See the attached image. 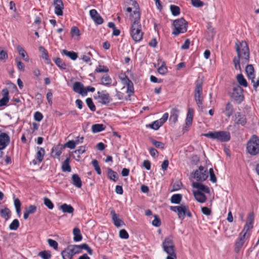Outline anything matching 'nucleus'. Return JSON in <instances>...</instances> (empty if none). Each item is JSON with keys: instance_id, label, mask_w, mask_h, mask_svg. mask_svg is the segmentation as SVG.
<instances>
[{"instance_id": "obj_1", "label": "nucleus", "mask_w": 259, "mask_h": 259, "mask_svg": "<svg viewBox=\"0 0 259 259\" xmlns=\"http://www.w3.org/2000/svg\"><path fill=\"white\" fill-rule=\"evenodd\" d=\"M236 50L237 57L233 59V63L236 69L241 70L240 61L242 65L249 62V50L247 43L242 41L239 44L236 43Z\"/></svg>"}, {"instance_id": "obj_2", "label": "nucleus", "mask_w": 259, "mask_h": 259, "mask_svg": "<svg viewBox=\"0 0 259 259\" xmlns=\"http://www.w3.org/2000/svg\"><path fill=\"white\" fill-rule=\"evenodd\" d=\"M131 17V21L133 22L130 30L131 35L135 42H139L142 39L144 34L140 22L141 13L138 11H134Z\"/></svg>"}, {"instance_id": "obj_3", "label": "nucleus", "mask_w": 259, "mask_h": 259, "mask_svg": "<svg viewBox=\"0 0 259 259\" xmlns=\"http://www.w3.org/2000/svg\"><path fill=\"white\" fill-rule=\"evenodd\" d=\"M202 136L212 140H216L220 142H227L231 139L230 133L223 131L209 132L203 134Z\"/></svg>"}, {"instance_id": "obj_4", "label": "nucleus", "mask_w": 259, "mask_h": 259, "mask_svg": "<svg viewBox=\"0 0 259 259\" xmlns=\"http://www.w3.org/2000/svg\"><path fill=\"white\" fill-rule=\"evenodd\" d=\"M246 152L250 156H254L259 154V138L255 135H252L246 143Z\"/></svg>"}, {"instance_id": "obj_5", "label": "nucleus", "mask_w": 259, "mask_h": 259, "mask_svg": "<svg viewBox=\"0 0 259 259\" xmlns=\"http://www.w3.org/2000/svg\"><path fill=\"white\" fill-rule=\"evenodd\" d=\"M203 81L202 80L198 79L195 81V88L194 89V99L196 103L199 108H202L203 97Z\"/></svg>"}, {"instance_id": "obj_6", "label": "nucleus", "mask_w": 259, "mask_h": 259, "mask_svg": "<svg viewBox=\"0 0 259 259\" xmlns=\"http://www.w3.org/2000/svg\"><path fill=\"white\" fill-rule=\"evenodd\" d=\"M174 29L172 34L178 36L180 33H184L187 31L188 23L184 18L176 19L174 21Z\"/></svg>"}, {"instance_id": "obj_7", "label": "nucleus", "mask_w": 259, "mask_h": 259, "mask_svg": "<svg viewBox=\"0 0 259 259\" xmlns=\"http://www.w3.org/2000/svg\"><path fill=\"white\" fill-rule=\"evenodd\" d=\"M243 91V89L239 85L236 84L233 87L232 91L229 93L230 98L237 104H240L244 99Z\"/></svg>"}, {"instance_id": "obj_8", "label": "nucleus", "mask_w": 259, "mask_h": 259, "mask_svg": "<svg viewBox=\"0 0 259 259\" xmlns=\"http://www.w3.org/2000/svg\"><path fill=\"white\" fill-rule=\"evenodd\" d=\"M193 178L195 179L197 181L202 182L205 181L208 178V174L207 169H204L202 166H200L198 169L196 170L192 173Z\"/></svg>"}, {"instance_id": "obj_9", "label": "nucleus", "mask_w": 259, "mask_h": 259, "mask_svg": "<svg viewBox=\"0 0 259 259\" xmlns=\"http://www.w3.org/2000/svg\"><path fill=\"white\" fill-rule=\"evenodd\" d=\"M10 143V137L6 133L0 129V158L3 157L4 153L2 150L5 149Z\"/></svg>"}, {"instance_id": "obj_10", "label": "nucleus", "mask_w": 259, "mask_h": 259, "mask_svg": "<svg viewBox=\"0 0 259 259\" xmlns=\"http://www.w3.org/2000/svg\"><path fill=\"white\" fill-rule=\"evenodd\" d=\"M163 250L166 253H169L171 251H175V244L173 241V237L170 235L166 237L162 242Z\"/></svg>"}, {"instance_id": "obj_11", "label": "nucleus", "mask_w": 259, "mask_h": 259, "mask_svg": "<svg viewBox=\"0 0 259 259\" xmlns=\"http://www.w3.org/2000/svg\"><path fill=\"white\" fill-rule=\"evenodd\" d=\"M245 71L248 78L250 79L252 82L253 83V87L254 89L256 90L257 87L259 85V79H257L256 81L254 80V70L253 65L251 64L247 65L245 67Z\"/></svg>"}, {"instance_id": "obj_12", "label": "nucleus", "mask_w": 259, "mask_h": 259, "mask_svg": "<svg viewBox=\"0 0 259 259\" xmlns=\"http://www.w3.org/2000/svg\"><path fill=\"white\" fill-rule=\"evenodd\" d=\"M187 206V205L183 204H181L179 206H171L170 209L174 212H177L180 219L183 220L185 217Z\"/></svg>"}, {"instance_id": "obj_13", "label": "nucleus", "mask_w": 259, "mask_h": 259, "mask_svg": "<svg viewBox=\"0 0 259 259\" xmlns=\"http://www.w3.org/2000/svg\"><path fill=\"white\" fill-rule=\"evenodd\" d=\"M247 123V118L246 115L240 112H237L235 114L234 124L235 126L236 124L245 126Z\"/></svg>"}, {"instance_id": "obj_14", "label": "nucleus", "mask_w": 259, "mask_h": 259, "mask_svg": "<svg viewBox=\"0 0 259 259\" xmlns=\"http://www.w3.org/2000/svg\"><path fill=\"white\" fill-rule=\"evenodd\" d=\"M97 93L99 95L98 98L101 100L99 102L102 104L108 105L112 100L106 90L101 92L98 91Z\"/></svg>"}, {"instance_id": "obj_15", "label": "nucleus", "mask_w": 259, "mask_h": 259, "mask_svg": "<svg viewBox=\"0 0 259 259\" xmlns=\"http://www.w3.org/2000/svg\"><path fill=\"white\" fill-rule=\"evenodd\" d=\"M194 116V110L192 108H189L188 110L187 117L185 120V124L186 126H190L191 125L193 118ZM188 128L185 126L183 128V133L185 132V131H188Z\"/></svg>"}, {"instance_id": "obj_16", "label": "nucleus", "mask_w": 259, "mask_h": 259, "mask_svg": "<svg viewBox=\"0 0 259 259\" xmlns=\"http://www.w3.org/2000/svg\"><path fill=\"white\" fill-rule=\"evenodd\" d=\"M90 15L93 20L95 22V23L97 25L102 24L104 20L102 17L100 16V15L97 12V10L95 9H92L90 11Z\"/></svg>"}, {"instance_id": "obj_17", "label": "nucleus", "mask_w": 259, "mask_h": 259, "mask_svg": "<svg viewBox=\"0 0 259 259\" xmlns=\"http://www.w3.org/2000/svg\"><path fill=\"white\" fill-rule=\"evenodd\" d=\"M245 236L239 234L234 245V251L236 253H238L240 251L245 243Z\"/></svg>"}, {"instance_id": "obj_18", "label": "nucleus", "mask_w": 259, "mask_h": 259, "mask_svg": "<svg viewBox=\"0 0 259 259\" xmlns=\"http://www.w3.org/2000/svg\"><path fill=\"white\" fill-rule=\"evenodd\" d=\"M55 6V13L58 16H62L63 14L64 4L62 0H54Z\"/></svg>"}, {"instance_id": "obj_19", "label": "nucleus", "mask_w": 259, "mask_h": 259, "mask_svg": "<svg viewBox=\"0 0 259 259\" xmlns=\"http://www.w3.org/2000/svg\"><path fill=\"white\" fill-rule=\"evenodd\" d=\"M38 50L41 53V57L45 60L46 63L48 65L53 66V64L49 57L48 51L42 46H39Z\"/></svg>"}, {"instance_id": "obj_20", "label": "nucleus", "mask_w": 259, "mask_h": 259, "mask_svg": "<svg viewBox=\"0 0 259 259\" xmlns=\"http://www.w3.org/2000/svg\"><path fill=\"white\" fill-rule=\"evenodd\" d=\"M110 215H111L113 224L116 227H119L121 225H124L123 221L118 218V214H117L113 209L110 211Z\"/></svg>"}, {"instance_id": "obj_21", "label": "nucleus", "mask_w": 259, "mask_h": 259, "mask_svg": "<svg viewBox=\"0 0 259 259\" xmlns=\"http://www.w3.org/2000/svg\"><path fill=\"white\" fill-rule=\"evenodd\" d=\"M73 90L74 92L84 96V88L83 84L79 81H76L73 83Z\"/></svg>"}, {"instance_id": "obj_22", "label": "nucleus", "mask_w": 259, "mask_h": 259, "mask_svg": "<svg viewBox=\"0 0 259 259\" xmlns=\"http://www.w3.org/2000/svg\"><path fill=\"white\" fill-rule=\"evenodd\" d=\"M70 247H71L69 245L61 252L63 259H72L73 256L75 255L73 250Z\"/></svg>"}, {"instance_id": "obj_23", "label": "nucleus", "mask_w": 259, "mask_h": 259, "mask_svg": "<svg viewBox=\"0 0 259 259\" xmlns=\"http://www.w3.org/2000/svg\"><path fill=\"white\" fill-rule=\"evenodd\" d=\"M192 186L194 188L198 189L197 191H200L202 192H203L207 194L210 193L209 188L201 183L193 182L192 183Z\"/></svg>"}, {"instance_id": "obj_24", "label": "nucleus", "mask_w": 259, "mask_h": 259, "mask_svg": "<svg viewBox=\"0 0 259 259\" xmlns=\"http://www.w3.org/2000/svg\"><path fill=\"white\" fill-rule=\"evenodd\" d=\"M193 195L195 199L200 203H203L206 200V196L200 191H193Z\"/></svg>"}, {"instance_id": "obj_25", "label": "nucleus", "mask_w": 259, "mask_h": 259, "mask_svg": "<svg viewBox=\"0 0 259 259\" xmlns=\"http://www.w3.org/2000/svg\"><path fill=\"white\" fill-rule=\"evenodd\" d=\"M179 110L175 108H172L170 111V115L169 117V121L175 124L177 121L179 116Z\"/></svg>"}, {"instance_id": "obj_26", "label": "nucleus", "mask_w": 259, "mask_h": 259, "mask_svg": "<svg viewBox=\"0 0 259 259\" xmlns=\"http://www.w3.org/2000/svg\"><path fill=\"white\" fill-rule=\"evenodd\" d=\"M63 146L57 145L53 147L51 150V156L53 158L59 157L62 153Z\"/></svg>"}, {"instance_id": "obj_27", "label": "nucleus", "mask_w": 259, "mask_h": 259, "mask_svg": "<svg viewBox=\"0 0 259 259\" xmlns=\"http://www.w3.org/2000/svg\"><path fill=\"white\" fill-rule=\"evenodd\" d=\"M225 110L227 117H230L233 115L234 112V109L231 102H228L226 103Z\"/></svg>"}, {"instance_id": "obj_28", "label": "nucleus", "mask_w": 259, "mask_h": 259, "mask_svg": "<svg viewBox=\"0 0 259 259\" xmlns=\"http://www.w3.org/2000/svg\"><path fill=\"white\" fill-rule=\"evenodd\" d=\"M70 157H67L66 159L63 162L61 168L63 172H70L71 171V167L69 164Z\"/></svg>"}, {"instance_id": "obj_29", "label": "nucleus", "mask_w": 259, "mask_h": 259, "mask_svg": "<svg viewBox=\"0 0 259 259\" xmlns=\"http://www.w3.org/2000/svg\"><path fill=\"white\" fill-rule=\"evenodd\" d=\"M72 184L77 188H80L82 186V182L80 178L77 174L72 176Z\"/></svg>"}, {"instance_id": "obj_30", "label": "nucleus", "mask_w": 259, "mask_h": 259, "mask_svg": "<svg viewBox=\"0 0 259 259\" xmlns=\"http://www.w3.org/2000/svg\"><path fill=\"white\" fill-rule=\"evenodd\" d=\"M37 151L36 154V158L38 160V163H40L44 159L45 154V149L42 147H37Z\"/></svg>"}, {"instance_id": "obj_31", "label": "nucleus", "mask_w": 259, "mask_h": 259, "mask_svg": "<svg viewBox=\"0 0 259 259\" xmlns=\"http://www.w3.org/2000/svg\"><path fill=\"white\" fill-rule=\"evenodd\" d=\"M62 54L68 57L73 61L76 60L78 57V54L77 53L74 51H68L65 49L62 50Z\"/></svg>"}, {"instance_id": "obj_32", "label": "nucleus", "mask_w": 259, "mask_h": 259, "mask_svg": "<svg viewBox=\"0 0 259 259\" xmlns=\"http://www.w3.org/2000/svg\"><path fill=\"white\" fill-rule=\"evenodd\" d=\"M107 175L108 178L113 182H116L118 180V176L117 173L113 170L111 168H107Z\"/></svg>"}, {"instance_id": "obj_33", "label": "nucleus", "mask_w": 259, "mask_h": 259, "mask_svg": "<svg viewBox=\"0 0 259 259\" xmlns=\"http://www.w3.org/2000/svg\"><path fill=\"white\" fill-rule=\"evenodd\" d=\"M74 235L73 240L75 242H79L82 239V236L80 233V230L78 228H75L73 230Z\"/></svg>"}, {"instance_id": "obj_34", "label": "nucleus", "mask_w": 259, "mask_h": 259, "mask_svg": "<svg viewBox=\"0 0 259 259\" xmlns=\"http://www.w3.org/2000/svg\"><path fill=\"white\" fill-rule=\"evenodd\" d=\"M60 208L63 212L68 213H72L74 210V208L71 205H68L66 203L62 204Z\"/></svg>"}, {"instance_id": "obj_35", "label": "nucleus", "mask_w": 259, "mask_h": 259, "mask_svg": "<svg viewBox=\"0 0 259 259\" xmlns=\"http://www.w3.org/2000/svg\"><path fill=\"white\" fill-rule=\"evenodd\" d=\"M105 127V125L103 124H95L92 126V131L93 133H99L104 131Z\"/></svg>"}, {"instance_id": "obj_36", "label": "nucleus", "mask_w": 259, "mask_h": 259, "mask_svg": "<svg viewBox=\"0 0 259 259\" xmlns=\"http://www.w3.org/2000/svg\"><path fill=\"white\" fill-rule=\"evenodd\" d=\"M54 61L56 64V65L60 69L62 70H65L66 69V64L62 59L60 58H55L54 59Z\"/></svg>"}, {"instance_id": "obj_37", "label": "nucleus", "mask_w": 259, "mask_h": 259, "mask_svg": "<svg viewBox=\"0 0 259 259\" xmlns=\"http://www.w3.org/2000/svg\"><path fill=\"white\" fill-rule=\"evenodd\" d=\"M101 83L105 86H110L112 83V79L108 74L103 75L101 78Z\"/></svg>"}, {"instance_id": "obj_38", "label": "nucleus", "mask_w": 259, "mask_h": 259, "mask_svg": "<svg viewBox=\"0 0 259 259\" xmlns=\"http://www.w3.org/2000/svg\"><path fill=\"white\" fill-rule=\"evenodd\" d=\"M0 214L2 218L8 220L11 217V211L8 208L5 207L0 210Z\"/></svg>"}, {"instance_id": "obj_39", "label": "nucleus", "mask_w": 259, "mask_h": 259, "mask_svg": "<svg viewBox=\"0 0 259 259\" xmlns=\"http://www.w3.org/2000/svg\"><path fill=\"white\" fill-rule=\"evenodd\" d=\"M182 199V195L181 194H174L170 198V201L172 203L180 204Z\"/></svg>"}, {"instance_id": "obj_40", "label": "nucleus", "mask_w": 259, "mask_h": 259, "mask_svg": "<svg viewBox=\"0 0 259 259\" xmlns=\"http://www.w3.org/2000/svg\"><path fill=\"white\" fill-rule=\"evenodd\" d=\"M17 50L19 54L21 56L23 60L26 62H28L29 57L24 49L22 47L18 46L17 47Z\"/></svg>"}, {"instance_id": "obj_41", "label": "nucleus", "mask_w": 259, "mask_h": 259, "mask_svg": "<svg viewBox=\"0 0 259 259\" xmlns=\"http://www.w3.org/2000/svg\"><path fill=\"white\" fill-rule=\"evenodd\" d=\"M237 80L240 85L244 87H247L248 83L246 80L244 78L242 74H239L237 75Z\"/></svg>"}, {"instance_id": "obj_42", "label": "nucleus", "mask_w": 259, "mask_h": 259, "mask_svg": "<svg viewBox=\"0 0 259 259\" xmlns=\"http://www.w3.org/2000/svg\"><path fill=\"white\" fill-rule=\"evenodd\" d=\"M253 228V226H251L248 224H245L243 229L242 230V231L239 233L240 234H242L244 236H249L250 235V234L248 232L250 230Z\"/></svg>"}, {"instance_id": "obj_43", "label": "nucleus", "mask_w": 259, "mask_h": 259, "mask_svg": "<svg viewBox=\"0 0 259 259\" xmlns=\"http://www.w3.org/2000/svg\"><path fill=\"white\" fill-rule=\"evenodd\" d=\"M14 205L16 208V211L18 216L21 215V203L19 198H16L14 199Z\"/></svg>"}, {"instance_id": "obj_44", "label": "nucleus", "mask_w": 259, "mask_h": 259, "mask_svg": "<svg viewBox=\"0 0 259 259\" xmlns=\"http://www.w3.org/2000/svg\"><path fill=\"white\" fill-rule=\"evenodd\" d=\"M157 71L159 73L162 75H164L167 72V68L164 61L162 62V64L157 68Z\"/></svg>"}, {"instance_id": "obj_45", "label": "nucleus", "mask_w": 259, "mask_h": 259, "mask_svg": "<svg viewBox=\"0 0 259 259\" xmlns=\"http://www.w3.org/2000/svg\"><path fill=\"white\" fill-rule=\"evenodd\" d=\"M150 141L156 148L161 149H163L164 148V144L163 143L157 141L152 138H150Z\"/></svg>"}, {"instance_id": "obj_46", "label": "nucleus", "mask_w": 259, "mask_h": 259, "mask_svg": "<svg viewBox=\"0 0 259 259\" xmlns=\"http://www.w3.org/2000/svg\"><path fill=\"white\" fill-rule=\"evenodd\" d=\"M92 164L94 167L95 170L97 172V174L99 175H101L102 173V171L100 168V166L99 164V162L97 160L94 159L92 161Z\"/></svg>"}, {"instance_id": "obj_47", "label": "nucleus", "mask_w": 259, "mask_h": 259, "mask_svg": "<svg viewBox=\"0 0 259 259\" xmlns=\"http://www.w3.org/2000/svg\"><path fill=\"white\" fill-rule=\"evenodd\" d=\"M170 10L171 11V14L174 16H177L179 15L180 13V8L179 7L171 5L170 6Z\"/></svg>"}, {"instance_id": "obj_48", "label": "nucleus", "mask_w": 259, "mask_h": 259, "mask_svg": "<svg viewBox=\"0 0 259 259\" xmlns=\"http://www.w3.org/2000/svg\"><path fill=\"white\" fill-rule=\"evenodd\" d=\"M86 103L88 106V107L90 108V109L93 111L94 112L96 111V106L93 101V100L91 98H88L86 99L85 100Z\"/></svg>"}, {"instance_id": "obj_49", "label": "nucleus", "mask_w": 259, "mask_h": 259, "mask_svg": "<svg viewBox=\"0 0 259 259\" xmlns=\"http://www.w3.org/2000/svg\"><path fill=\"white\" fill-rule=\"evenodd\" d=\"M38 255L42 259H50L52 256L51 252L47 250H43L40 251L38 253Z\"/></svg>"}, {"instance_id": "obj_50", "label": "nucleus", "mask_w": 259, "mask_h": 259, "mask_svg": "<svg viewBox=\"0 0 259 259\" xmlns=\"http://www.w3.org/2000/svg\"><path fill=\"white\" fill-rule=\"evenodd\" d=\"M109 71V68L106 66L99 65L97 66L95 70L97 73L108 72Z\"/></svg>"}, {"instance_id": "obj_51", "label": "nucleus", "mask_w": 259, "mask_h": 259, "mask_svg": "<svg viewBox=\"0 0 259 259\" xmlns=\"http://www.w3.org/2000/svg\"><path fill=\"white\" fill-rule=\"evenodd\" d=\"M78 248L81 249V250L82 249L86 250L90 255H92L93 254V249L86 243H83L79 245Z\"/></svg>"}, {"instance_id": "obj_52", "label": "nucleus", "mask_w": 259, "mask_h": 259, "mask_svg": "<svg viewBox=\"0 0 259 259\" xmlns=\"http://www.w3.org/2000/svg\"><path fill=\"white\" fill-rule=\"evenodd\" d=\"M19 227V222L17 219H15L9 225V229L11 230H16Z\"/></svg>"}, {"instance_id": "obj_53", "label": "nucleus", "mask_w": 259, "mask_h": 259, "mask_svg": "<svg viewBox=\"0 0 259 259\" xmlns=\"http://www.w3.org/2000/svg\"><path fill=\"white\" fill-rule=\"evenodd\" d=\"M86 147L84 146H80L77 150L74 151V153H78V155L77 156V159H76V160L79 161L80 158V154L83 153L86 151Z\"/></svg>"}, {"instance_id": "obj_54", "label": "nucleus", "mask_w": 259, "mask_h": 259, "mask_svg": "<svg viewBox=\"0 0 259 259\" xmlns=\"http://www.w3.org/2000/svg\"><path fill=\"white\" fill-rule=\"evenodd\" d=\"M44 204L50 209H52L54 208V204L52 201L47 197H44Z\"/></svg>"}, {"instance_id": "obj_55", "label": "nucleus", "mask_w": 259, "mask_h": 259, "mask_svg": "<svg viewBox=\"0 0 259 259\" xmlns=\"http://www.w3.org/2000/svg\"><path fill=\"white\" fill-rule=\"evenodd\" d=\"M254 215L253 212H250L247 216L246 224L251 225V226H253V224L254 222Z\"/></svg>"}, {"instance_id": "obj_56", "label": "nucleus", "mask_w": 259, "mask_h": 259, "mask_svg": "<svg viewBox=\"0 0 259 259\" xmlns=\"http://www.w3.org/2000/svg\"><path fill=\"white\" fill-rule=\"evenodd\" d=\"M154 219L153 220L152 222V224L153 226L155 227H159L161 225V220L158 217V215L155 214L154 215Z\"/></svg>"}, {"instance_id": "obj_57", "label": "nucleus", "mask_w": 259, "mask_h": 259, "mask_svg": "<svg viewBox=\"0 0 259 259\" xmlns=\"http://www.w3.org/2000/svg\"><path fill=\"white\" fill-rule=\"evenodd\" d=\"M48 242L51 247H52L55 250H58V244L56 241L52 239H48Z\"/></svg>"}, {"instance_id": "obj_58", "label": "nucleus", "mask_w": 259, "mask_h": 259, "mask_svg": "<svg viewBox=\"0 0 259 259\" xmlns=\"http://www.w3.org/2000/svg\"><path fill=\"white\" fill-rule=\"evenodd\" d=\"M15 61L17 63V66L19 70L24 71L25 65L23 63H22L19 58H16L15 59Z\"/></svg>"}, {"instance_id": "obj_59", "label": "nucleus", "mask_w": 259, "mask_h": 259, "mask_svg": "<svg viewBox=\"0 0 259 259\" xmlns=\"http://www.w3.org/2000/svg\"><path fill=\"white\" fill-rule=\"evenodd\" d=\"M209 174L210 176V180L213 183H216L217 179L212 168H210L209 169Z\"/></svg>"}, {"instance_id": "obj_60", "label": "nucleus", "mask_w": 259, "mask_h": 259, "mask_svg": "<svg viewBox=\"0 0 259 259\" xmlns=\"http://www.w3.org/2000/svg\"><path fill=\"white\" fill-rule=\"evenodd\" d=\"M76 146L75 142L73 140H70L66 142L64 146H63V148L65 147L70 148L71 149H74Z\"/></svg>"}, {"instance_id": "obj_61", "label": "nucleus", "mask_w": 259, "mask_h": 259, "mask_svg": "<svg viewBox=\"0 0 259 259\" xmlns=\"http://www.w3.org/2000/svg\"><path fill=\"white\" fill-rule=\"evenodd\" d=\"M191 4L196 8H200L204 5V3L200 0H191Z\"/></svg>"}, {"instance_id": "obj_62", "label": "nucleus", "mask_w": 259, "mask_h": 259, "mask_svg": "<svg viewBox=\"0 0 259 259\" xmlns=\"http://www.w3.org/2000/svg\"><path fill=\"white\" fill-rule=\"evenodd\" d=\"M37 210V207L34 205H30L26 208L25 211L28 212L30 214L34 213Z\"/></svg>"}, {"instance_id": "obj_63", "label": "nucleus", "mask_w": 259, "mask_h": 259, "mask_svg": "<svg viewBox=\"0 0 259 259\" xmlns=\"http://www.w3.org/2000/svg\"><path fill=\"white\" fill-rule=\"evenodd\" d=\"M119 237L122 239H127L129 237V235L125 229H121L119 231Z\"/></svg>"}, {"instance_id": "obj_64", "label": "nucleus", "mask_w": 259, "mask_h": 259, "mask_svg": "<svg viewBox=\"0 0 259 259\" xmlns=\"http://www.w3.org/2000/svg\"><path fill=\"white\" fill-rule=\"evenodd\" d=\"M44 117L42 114L39 112L36 111L34 114V118L37 121H40Z\"/></svg>"}]
</instances>
